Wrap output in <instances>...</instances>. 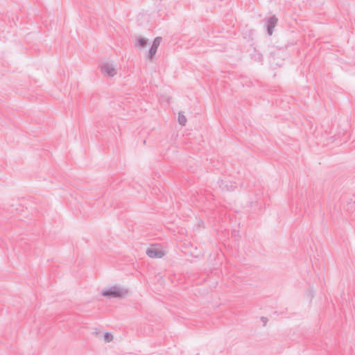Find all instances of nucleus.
Returning <instances> with one entry per match:
<instances>
[{"instance_id": "obj_3", "label": "nucleus", "mask_w": 355, "mask_h": 355, "mask_svg": "<svg viewBox=\"0 0 355 355\" xmlns=\"http://www.w3.org/2000/svg\"><path fill=\"white\" fill-rule=\"evenodd\" d=\"M146 254L150 258H162L164 252L157 247H151L146 250Z\"/></svg>"}, {"instance_id": "obj_2", "label": "nucleus", "mask_w": 355, "mask_h": 355, "mask_svg": "<svg viewBox=\"0 0 355 355\" xmlns=\"http://www.w3.org/2000/svg\"><path fill=\"white\" fill-rule=\"evenodd\" d=\"M101 72L107 77H113L116 74L115 65L112 62H103L101 66Z\"/></svg>"}, {"instance_id": "obj_5", "label": "nucleus", "mask_w": 355, "mask_h": 355, "mask_svg": "<svg viewBox=\"0 0 355 355\" xmlns=\"http://www.w3.org/2000/svg\"><path fill=\"white\" fill-rule=\"evenodd\" d=\"M277 22V18L275 16H272L268 20L267 31L269 35H271L273 32V29L275 27Z\"/></svg>"}, {"instance_id": "obj_8", "label": "nucleus", "mask_w": 355, "mask_h": 355, "mask_svg": "<svg viewBox=\"0 0 355 355\" xmlns=\"http://www.w3.org/2000/svg\"><path fill=\"white\" fill-rule=\"evenodd\" d=\"M220 187H222L223 189H226L227 191H231L236 188L235 185H230V187H229L227 184H224L223 182H222Z\"/></svg>"}, {"instance_id": "obj_7", "label": "nucleus", "mask_w": 355, "mask_h": 355, "mask_svg": "<svg viewBox=\"0 0 355 355\" xmlns=\"http://www.w3.org/2000/svg\"><path fill=\"white\" fill-rule=\"evenodd\" d=\"M178 122L182 125H184L187 122V119H186L185 116L182 112H179Z\"/></svg>"}, {"instance_id": "obj_9", "label": "nucleus", "mask_w": 355, "mask_h": 355, "mask_svg": "<svg viewBox=\"0 0 355 355\" xmlns=\"http://www.w3.org/2000/svg\"><path fill=\"white\" fill-rule=\"evenodd\" d=\"M113 338V336L110 333H105L104 335V339L105 342H110Z\"/></svg>"}, {"instance_id": "obj_4", "label": "nucleus", "mask_w": 355, "mask_h": 355, "mask_svg": "<svg viewBox=\"0 0 355 355\" xmlns=\"http://www.w3.org/2000/svg\"><path fill=\"white\" fill-rule=\"evenodd\" d=\"M162 37H157L155 38L153 44L149 49L148 51V58L151 60L153 58L154 55L156 54V52L157 51V49L162 42Z\"/></svg>"}, {"instance_id": "obj_1", "label": "nucleus", "mask_w": 355, "mask_h": 355, "mask_svg": "<svg viewBox=\"0 0 355 355\" xmlns=\"http://www.w3.org/2000/svg\"><path fill=\"white\" fill-rule=\"evenodd\" d=\"M128 293V291L123 288L116 286H112L108 288H104L102 294L109 297H121Z\"/></svg>"}, {"instance_id": "obj_6", "label": "nucleus", "mask_w": 355, "mask_h": 355, "mask_svg": "<svg viewBox=\"0 0 355 355\" xmlns=\"http://www.w3.org/2000/svg\"><path fill=\"white\" fill-rule=\"evenodd\" d=\"M146 45L147 40L143 37L139 38L135 43L136 47L144 48Z\"/></svg>"}]
</instances>
